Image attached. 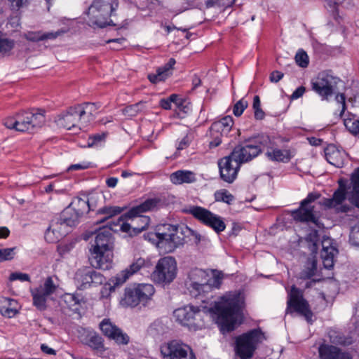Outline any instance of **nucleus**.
Masks as SVG:
<instances>
[{"mask_svg":"<svg viewBox=\"0 0 359 359\" xmlns=\"http://www.w3.org/2000/svg\"><path fill=\"white\" fill-rule=\"evenodd\" d=\"M241 313L240 294L230 292L220 297L212 307L188 304L175 309L173 316L182 326L196 331L205 327L204 318L210 313L220 332L224 334L236 329L237 318Z\"/></svg>","mask_w":359,"mask_h":359,"instance_id":"f257e3e1","label":"nucleus"},{"mask_svg":"<svg viewBox=\"0 0 359 359\" xmlns=\"http://www.w3.org/2000/svg\"><path fill=\"white\" fill-rule=\"evenodd\" d=\"M271 146V138L265 133L245 139L242 144L234 147L229 156L218 161L221 179L227 183H232L237 177L241 164L252 161L262 154L264 148Z\"/></svg>","mask_w":359,"mask_h":359,"instance_id":"f03ea898","label":"nucleus"},{"mask_svg":"<svg viewBox=\"0 0 359 359\" xmlns=\"http://www.w3.org/2000/svg\"><path fill=\"white\" fill-rule=\"evenodd\" d=\"M111 231L117 229L109 222L99 228L95 239V244L90 250L88 257L91 266L102 270H108L112 266V234Z\"/></svg>","mask_w":359,"mask_h":359,"instance_id":"7ed1b4c3","label":"nucleus"},{"mask_svg":"<svg viewBox=\"0 0 359 359\" xmlns=\"http://www.w3.org/2000/svg\"><path fill=\"white\" fill-rule=\"evenodd\" d=\"M45 122V110L39 109L21 111L4 120V124L7 128L29 133L36 132Z\"/></svg>","mask_w":359,"mask_h":359,"instance_id":"20e7f679","label":"nucleus"},{"mask_svg":"<svg viewBox=\"0 0 359 359\" xmlns=\"http://www.w3.org/2000/svg\"><path fill=\"white\" fill-rule=\"evenodd\" d=\"M165 205V198L163 196L147 198L140 205L131 208L127 212L121 215V219L126 217L131 219L134 235H137L144 231L150 223V217L141 214L148 211L157 210Z\"/></svg>","mask_w":359,"mask_h":359,"instance_id":"39448f33","label":"nucleus"},{"mask_svg":"<svg viewBox=\"0 0 359 359\" xmlns=\"http://www.w3.org/2000/svg\"><path fill=\"white\" fill-rule=\"evenodd\" d=\"M144 236L167 253L173 252L184 243V237L178 235V227L168 224L159 226L156 231L149 232Z\"/></svg>","mask_w":359,"mask_h":359,"instance_id":"423d86ee","label":"nucleus"},{"mask_svg":"<svg viewBox=\"0 0 359 359\" xmlns=\"http://www.w3.org/2000/svg\"><path fill=\"white\" fill-rule=\"evenodd\" d=\"M342 81L337 76L329 74L328 72L320 73L316 81H311V88L316 92L322 100L329 101L330 98L335 95V101L339 104H342L346 101L344 93H338L337 85Z\"/></svg>","mask_w":359,"mask_h":359,"instance_id":"0eeeda50","label":"nucleus"},{"mask_svg":"<svg viewBox=\"0 0 359 359\" xmlns=\"http://www.w3.org/2000/svg\"><path fill=\"white\" fill-rule=\"evenodd\" d=\"M264 337V333L259 328L252 329L238 335L235 339L236 355L240 359L252 358Z\"/></svg>","mask_w":359,"mask_h":359,"instance_id":"6e6552de","label":"nucleus"},{"mask_svg":"<svg viewBox=\"0 0 359 359\" xmlns=\"http://www.w3.org/2000/svg\"><path fill=\"white\" fill-rule=\"evenodd\" d=\"M321 197L318 191L310 192L307 196L300 202L298 208L291 211L292 219L298 222H312L318 228H323V224L314 214V206L311 204Z\"/></svg>","mask_w":359,"mask_h":359,"instance_id":"1a4fd4ad","label":"nucleus"},{"mask_svg":"<svg viewBox=\"0 0 359 359\" xmlns=\"http://www.w3.org/2000/svg\"><path fill=\"white\" fill-rule=\"evenodd\" d=\"M154 292L155 289L151 284H133L125 288L121 303L130 307H135L140 304L144 305Z\"/></svg>","mask_w":359,"mask_h":359,"instance_id":"9d476101","label":"nucleus"},{"mask_svg":"<svg viewBox=\"0 0 359 359\" xmlns=\"http://www.w3.org/2000/svg\"><path fill=\"white\" fill-rule=\"evenodd\" d=\"M151 266L149 260H145L142 257L135 259L128 268L123 270L116 276L111 278L109 282L104 285L101 291L102 296L110 294V293L115 291L116 287L123 285L131 275L141 269H148Z\"/></svg>","mask_w":359,"mask_h":359,"instance_id":"9b49d317","label":"nucleus"},{"mask_svg":"<svg viewBox=\"0 0 359 359\" xmlns=\"http://www.w3.org/2000/svg\"><path fill=\"white\" fill-rule=\"evenodd\" d=\"M185 212L191 214L201 224L212 229L217 234H220L226 229L223 217L203 207L193 205Z\"/></svg>","mask_w":359,"mask_h":359,"instance_id":"f8f14e48","label":"nucleus"},{"mask_svg":"<svg viewBox=\"0 0 359 359\" xmlns=\"http://www.w3.org/2000/svg\"><path fill=\"white\" fill-rule=\"evenodd\" d=\"M286 312L292 313L296 312L305 318L306 320L312 323L313 313L306 299L304 298L303 291L294 285L291 287L288 293Z\"/></svg>","mask_w":359,"mask_h":359,"instance_id":"ddd939ff","label":"nucleus"},{"mask_svg":"<svg viewBox=\"0 0 359 359\" xmlns=\"http://www.w3.org/2000/svg\"><path fill=\"white\" fill-rule=\"evenodd\" d=\"M177 262L174 257H165L161 258L151 273L153 280L163 286L172 283L177 276Z\"/></svg>","mask_w":359,"mask_h":359,"instance_id":"4468645a","label":"nucleus"},{"mask_svg":"<svg viewBox=\"0 0 359 359\" xmlns=\"http://www.w3.org/2000/svg\"><path fill=\"white\" fill-rule=\"evenodd\" d=\"M160 351L163 359H196L189 346L176 339L161 344Z\"/></svg>","mask_w":359,"mask_h":359,"instance_id":"2eb2a0df","label":"nucleus"},{"mask_svg":"<svg viewBox=\"0 0 359 359\" xmlns=\"http://www.w3.org/2000/svg\"><path fill=\"white\" fill-rule=\"evenodd\" d=\"M112 11V5L108 1L93 0L86 13L93 25L104 28L107 25V20Z\"/></svg>","mask_w":359,"mask_h":359,"instance_id":"dca6fc26","label":"nucleus"},{"mask_svg":"<svg viewBox=\"0 0 359 359\" xmlns=\"http://www.w3.org/2000/svg\"><path fill=\"white\" fill-rule=\"evenodd\" d=\"M351 187L347 184H339L332 198H323L319 204L325 209H334L336 213H347L350 212L353 208L348 204H343L347 196V190Z\"/></svg>","mask_w":359,"mask_h":359,"instance_id":"f3484780","label":"nucleus"},{"mask_svg":"<svg viewBox=\"0 0 359 359\" xmlns=\"http://www.w3.org/2000/svg\"><path fill=\"white\" fill-rule=\"evenodd\" d=\"M58 287L55 283L52 276H48L43 285L31 290L33 305L39 311H45L47 308V300L54 294Z\"/></svg>","mask_w":359,"mask_h":359,"instance_id":"a211bd4d","label":"nucleus"},{"mask_svg":"<svg viewBox=\"0 0 359 359\" xmlns=\"http://www.w3.org/2000/svg\"><path fill=\"white\" fill-rule=\"evenodd\" d=\"M94 267H83L79 269L75 274V280L78 284V288L85 290L91 286H97L103 284L105 277L100 272L95 270Z\"/></svg>","mask_w":359,"mask_h":359,"instance_id":"6ab92c4d","label":"nucleus"},{"mask_svg":"<svg viewBox=\"0 0 359 359\" xmlns=\"http://www.w3.org/2000/svg\"><path fill=\"white\" fill-rule=\"evenodd\" d=\"M224 275L222 272L213 273L212 283L208 284H186L191 297L201 298L206 297L213 289H219L222 283Z\"/></svg>","mask_w":359,"mask_h":359,"instance_id":"aec40b11","label":"nucleus"},{"mask_svg":"<svg viewBox=\"0 0 359 359\" xmlns=\"http://www.w3.org/2000/svg\"><path fill=\"white\" fill-rule=\"evenodd\" d=\"M102 334L109 339L114 340L119 345H126L130 341L129 336L121 329L114 325L109 319H104L100 323Z\"/></svg>","mask_w":359,"mask_h":359,"instance_id":"412c9836","label":"nucleus"},{"mask_svg":"<svg viewBox=\"0 0 359 359\" xmlns=\"http://www.w3.org/2000/svg\"><path fill=\"white\" fill-rule=\"evenodd\" d=\"M56 122L60 127L67 130L77 128L79 123L82 126L86 125V123H83V120L76 105L69 107L67 111L61 113L58 116Z\"/></svg>","mask_w":359,"mask_h":359,"instance_id":"4be33fe9","label":"nucleus"},{"mask_svg":"<svg viewBox=\"0 0 359 359\" xmlns=\"http://www.w3.org/2000/svg\"><path fill=\"white\" fill-rule=\"evenodd\" d=\"M81 341L98 355L102 354L106 350L103 338L93 330L86 331Z\"/></svg>","mask_w":359,"mask_h":359,"instance_id":"5701e85b","label":"nucleus"},{"mask_svg":"<svg viewBox=\"0 0 359 359\" xmlns=\"http://www.w3.org/2000/svg\"><path fill=\"white\" fill-rule=\"evenodd\" d=\"M81 217L69 205L65 208L58 217L53 222L52 226L55 228L57 225H65L67 226H76L80 222ZM55 231V229H53Z\"/></svg>","mask_w":359,"mask_h":359,"instance_id":"b1692460","label":"nucleus"},{"mask_svg":"<svg viewBox=\"0 0 359 359\" xmlns=\"http://www.w3.org/2000/svg\"><path fill=\"white\" fill-rule=\"evenodd\" d=\"M175 64L176 60L172 57L170 58L168 62L156 69L155 74H149L147 79L154 84L165 81L172 74V69Z\"/></svg>","mask_w":359,"mask_h":359,"instance_id":"393cba45","label":"nucleus"},{"mask_svg":"<svg viewBox=\"0 0 359 359\" xmlns=\"http://www.w3.org/2000/svg\"><path fill=\"white\" fill-rule=\"evenodd\" d=\"M324 152L325 158L330 164L337 168H341L344 165L346 155L344 150L330 144L327 146Z\"/></svg>","mask_w":359,"mask_h":359,"instance_id":"a878e982","label":"nucleus"},{"mask_svg":"<svg viewBox=\"0 0 359 359\" xmlns=\"http://www.w3.org/2000/svg\"><path fill=\"white\" fill-rule=\"evenodd\" d=\"M321 359H352L348 353L343 352L339 348L329 344H322L318 348Z\"/></svg>","mask_w":359,"mask_h":359,"instance_id":"bb28decb","label":"nucleus"},{"mask_svg":"<svg viewBox=\"0 0 359 359\" xmlns=\"http://www.w3.org/2000/svg\"><path fill=\"white\" fill-rule=\"evenodd\" d=\"M271 146L269 148H264L267 149L265 153L266 156L271 161L288 163L292 158V155L290 149H280L273 148L274 143L271 140Z\"/></svg>","mask_w":359,"mask_h":359,"instance_id":"cd10ccee","label":"nucleus"},{"mask_svg":"<svg viewBox=\"0 0 359 359\" xmlns=\"http://www.w3.org/2000/svg\"><path fill=\"white\" fill-rule=\"evenodd\" d=\"M65 32L66 30L62 29L56 32H43L42 31L28 32L25 34L24 37L29 41L39 42L46 40H54Z\"/></svg>","mask_w":359,"mask_h":359,"instance_id":"c85d7f7f","label":"nucleus"},{"mask_svg":"<svg viewBox=\"0 0 359 359\" xmlns=\"http://www.w3.org/2000/svg\"><path fill=\"white\" fill-rule=\"evenodd\" d=\"M233 119L231 116H225L219 121H215L210 127V130L219 133L225 137H227L232 130Z\"/></svg>","mask_w":359,"mask_h":359,"instance_id":"c756f323","label":"nucleus"},{"mask_svg":"<svg viewBox=\"0 0 359 359\" xmlns=\"http://www.w3.org/2000/svg\"><path fill=\"white\" fill-rule=\"evenodd\" d=\"M212 280L213 276L210 277L205 270L195 268L189 272L186 284H208L212 283Z\"/></svg>","mask_w":359,"mask_h":359,"instance_id":"7c9ffc66","label":"nucleus"},{"mask_svg":"<svg viewBox=\"0 0 359 359\" xmlns=\"http://www.w3.org/2000/svg\"><path fill=\"white\" fill-rule=\"evenodd\" d=\"M170 182L176 185L184 183L190 184L196 181V174L190 170H179L170 175Z\"/></svg>","mask_w":359,"mask_h":359,"instance_id":"2f4dec72","label":"nucleus"},{"mask_svg":"<svg viewBox=\"0 0 359 359\" xmlns=\"http://www.w3.org/2000/svg\"><path fill=\"white\" fill-rule=\"evenodd\" d=\"M76 107L83 120V123L86 124L93 120L94 113L100 107V103L83 102L76 105Z\"/></svg>","mask_w":359,"mask_h":359,"instance_id":"473e14b6","label":"nucleus"},{"mask_svg":"<svg viewBox=\"0 0 359 359\" xmlns=\"http://www.w3.org/2000/svg\"><path fill=\"white\" fill-rule=\"evenodd\" d=\"M350 181L352 191L350 193L348 201L359 209V167L356 168L351 174Z\"/></svg>","mask_w":359,"mask_h":359,"instance_id":"72a5a7b5","label":"nucleus"},{"mask_svg":"<svg viewBox=\"0 0 359 359\" xmlns=\"http://www.w3.org/2000/svg\"><path fill=\"white\" fill-rule=\"evenodd\" d=\"M69 205L73 208L81 217L90 210L89 201L86 196L84 198L79 196L74 198Z\"/></svg>","mask_w":359,"mask_h":359,"instance_id":"f704fd0d","label":"nucleus"},{"mask_svg":"<svg viewBox=\"0 0 359 359\" xmlns=\"http://www.w3.org/2000/svg\"><path fill=\"white\" fill-rule=\"evenodd\" d=\"M337 253V249L332 246L323 248L320 256L323 259V266L325 269H331L333 268L334 264V257Z\"/></svg>","mask_w":359,"mask_h":359,"instance_id":"c9c22d12","label":"nucleus"},{"mask_svg":"<svg viewBox=\"0 0 359 359\" xmlns=\"http://www.w3.org/2000/svg\"><path fill=\"white\" fill-rule=\"evenodd\" d=\"M124 210V208L119 206H104L100 208L97 213L98 215H106V217L96 222L97 224L107 222L114 216L121 214Z\"/></svg>","mask_w":359,"mask_h":359,"instance_id":"e433bc0d","label":"nucleus"},{"mask_svg":"<svg viewBox=\"0 0 359 359\" xmlns=\"http://www.w3.org/2000/svg\"><path fill=\"white\" fill-rule=\"evenodd\" d=\"M344 124L346 128L353 135H359V119L355 118V115L347 112L344 118Z\"/></svg>","mask_w":359,"mask_h":359,"instance_id":"4c0bfd02","label":"nucleus"},{"mask_svg":"<svg viewBox=\"0 0 359 359\" xmlns=\"http://www.w3.org/2000/svg\"><path fill=\"white\" fill-rule=\"evenodd\" d=\"M145 102L140 101L135 104L126 106L123 109V112L125 115L128 116H135L145 110Z\"/></svg>","mask_w":359,"mask_h":359,"instance_id":"58836bf2","label":"nucleus"},{"mask_svg":"<svg viewBox=\"0 0 359 359\" xmlns=\"http://www.w3.org/2000/svg\"><path fill=\"white\" fill-rule=\"evenodd\" d=\"M107 135V132H102L90 135L87 140L88 147H93L101 146L105 142Z\"/></svg>","mask_w":359,"mask_h":359,"instance_id":"ea45409f","label":"nucleus"},{"mask_svg":"<svg viewBox=\"0 0 359 359\" xmlns=\"http://www.w3.org/2000/svg\"><path fill=\"white\" fill-rule=\"evenodd\" d=\"M241 3L237 4V0H205V5L208 8L214 6L227 8L231 7L233 5L241 6Z\"/></svg>","mask_w":359,"mask_h":359,"instance_id":"a19ab883","label":"nucleus"},{"mask_svg":"<svg viewBox=\"0 0 359 359\" xmlns=\"http://www.w3.org/2000/svg\"><path fill=\"white\" fill-rule=\"evenodd\" d=\"M215 198L217 201H222L227 204H231L234 200L233 196L226 189L217 191L215 193Z\"/></svg>","mask_w":359,"mask_h":359,"instance_id":"79ce46f5","label":"nucleus"},{"mask_svg":"<svg viewBox=\"0 0 359 359\" xmlns=\"http://www.w3.org/2000/svg\"><path fill=\"white\" fill-rule=\"evenodd\" d=\"M3 34L0 32V53L5 54L10 52L15 46V41L13 39L3 38Z\"/></svg>","mask_w":359,"mask_h":359,"instance_id":"37998d69","label":"nucleus"},{"mask_svg":"<svg viewBox=\"0 0 359 359\" xmlns=\"http://www.w3.org/2000/svg\"><path fill=\"white\" fill-rule=\"evenodd\" d=\"M209 131L210 137V140L209 141V148L214 149L219 147L223 142L224 138L226 137L219 133L210 130V128L209 129Z\"/></svg>","mask_w":359,"mask_h":359,"instance_id":"c03bdc74","label":"nucleus"},{"mask_svg":"<svg viewBox=\"0 0 359 359\" xmlns=\"http://www.w3.org/2000/svg\"><path fill=\"white\" fill-rule=\"evenodd\" d=\"M126 217H123L122 219L121 217L117 219L116 222H110L112 224V226H119L120 230L123 232L129 233L130 236H135L133 231V224H130L126 222H123V220L126 219Z\"/></svg>","mask_w":359,"mask_h":359,"instance_id":"a18cd8bd","label":"nucleus"},{"mask_svg":"<svg viewBox=\"0 0 359 359\" xmlns=\"http://www.w3.org/2000/svg\"><path fill=\"white\" fill-rule=\"evenodd\" d=\"M248 102L244 98H241L238 100L233 107V114L235 116H241L243 113L244 110L248 107Z\"/></svg>","mask_w":359,"mask_h":359,"instance_id":"49530a36","label":"nucleus"},{"mask_svg":"<svg viewBox=\"0 0 359 359\" xmlns=\"http://www.w3.org/2000/svg\"><path fill=\"white\" fill-rule=\"evenodd\" d=\"M295 62L301 67L305 68L309 65V56L304 50H299L295 55Z\"/></svg>","mask_w":359,"mask_h":359,"instance_id":"de8ad7c7","label":"nucleus"},{"mask_svg":"<svg viewBox=\"0 0 359 359\" xmlns=\"http://www.w3.org/2000/svg\"><path fill=\"white\" fill-rule=\"evenodd\" d=\"M15 249L16 248L0 249V262L13 259Z\"/></svg>","mask_w":359,"mask_h":359,"instance_id":"09e8293b","label":"nucleus"},{"mask_svg":"<svg viewBox=\"0 0 359 359\" xmlns=\"http://www.w3.org/2000/svg\"><path fill=\"white\" fill-rule=\"evenodd\" d=\"M317 271V264L316 261H312L309 266L302 272V276L304 278H311Z\"/></svg>","mask_w":359,"mask_h":359,"instance_id":"8fccbe9b","label":"nucleus"},{"mask_svg":"<svg viewBox=\"0 0 359 359\" xmlns=\"http://www.w3.org/2000/svg\"><path fill=\"white\" fill-rule=\"evenodd\" d=\"M18 310L16 308L2 306L0 308V313L4 316L8 318L14 317L18 313Z\"/></svg>","mask_w":359,"mask_h":359,"instance_id":"3c124183","label":"nucleus"},{"mask_svg":"<svg viewBox=\"0 0 359 359\" xmlns=\"http://www.w3.org/2000/svg\"><path fill=\"white\" fill-rule=\"evenodd\" d=\"M9 280L11 281H14L19 280L22 282L25 281H30V277L27 273H23L20 272H13L11 273Z\"/></svg>","mask_w":359,"mask_h":359,"instance_id":"603ef678","label":"nucleus"},{"mask_svg":"<svg viewBox=\"0 0 359 359\" xmlns=\"http://www.w3.org/2000/svg\"><path fill=\"white\" fill-rule=\"evenodd\" d=\"M169 100L173 103L177 108L181 109L184 104L185 102V100L181 97L180 95L177 94H172L169 96Z\"/></svg>","mask_w":359,"mask_h":359,"instance_id":"864d4df0","label":"nucleus"},{"mask_svg":"<svg viewBox=\"0 0 359 359\" xmlns=\"http://www.w3.org/2000/svg\"><path fill=\"white\" fill-rule=\"evenodd\" d=\"M91 167V163L90 162H83L81 163H76L72 164L67 168L68 171L73 170H81L90 168Z\"/></svg>","mask_w":359,"mask_h":359,"instance_id":"5fc2aeb1","label":"nucleus"},{"mask_svg":"<svg viewBox=\"0 0 359 359\" xmlns=\"http://www.w3.org/2000/svg\"><path fill=\"white\" fill-rule=\"evenodd\" d=\"M284 76V74L280 71L275 70L272 72L270 74L269 79L272 83H278L280 81Z\"/></svg>","mask_w":359,"mask_h":359,"instance_id":"6e6d98bb","label":"nucleus"},{"mask_svg":"<svg viewBox=\"0 0 359 359\" xmlns=\"http://www.w3.org/2000/svg\"><path fill=\"white\" fill-rule=\"evenodd\" d=\"M306 91V88L305 87L301 86L299 87H298L294 92L290 96V99L291 100H297L299 97H301L304 93H305Z\"/></svg>","mask_w":359,"mask_h":359,"instance_id":"4d7b16f0","label":"nucleus"},{"mask_svg":"<svg viewBox=\"0 0 359 359\" xmlns=\"http://www.w3.org/2000/svg\"><path fill=\"white\" fill-rule=\"evenodd\" d=\"M126 41L124 38H117V39H111L107 41V43H116L118 46H113L111 48L114 50H119L121 49V46L123 43Z\"/></svg>","mask_w":359,"mask_h":359,"instance_id":"13d9d810","label":"nucleus"},{"mask_svg":"<svg viewBox=\"0 0 359 359\" xmlns=\"http://www.w3.org/2000/svg\"><path fill=\"white\" fill-rule=\"evenodd\" d=\"M189 144H190L189 138L188 135H186L179 142V144L177 147V150H182V149L187 148V147H189Z\"/></svg>","mask_w":359,"mask_h":359,"instance_id":"bf43d9fd","label":"nucleus"},{"mask_svg":"<svg viewBox=\"0 0 359 359\" xmlns=\"http://www.w3.org/2000/svg\"><path fill=\"white\" fill-rule=\"evenodd\" d=\"M172 102L169 100V97L167 98L161 99L159 101V106L165 110L171 109Z\"/></svg>","mask_w":359,"mask_h":359,"instance_id":"052dcab7","label":"nucleus"},{"mask_svg":"<svg viewBox=\"0 0 359 359\" xmlns=\"http://www.w3.org/2000/svg\"><path fill=\"white\" fill-rule=\"evenodd\" d=\"M318 239L319 235L317 230H313L312 232H311L307 236V240L312 242L314 245L316 244V243L318 241Z\"/></svg>","mask_w":359,"mask_h":359,"instance_id":"680f3d73","label":"nucleus"},{"mask_svg":"<svg viewBox=\"0 0 359 359\" xmlns=\"http://www.w3.org/2000/svg\"><path fill=\"white\" fill-rule=\"evenodd\" d=\"M41 350L43 353H46V354H48V355H55L56 354V351L53 348H50L45 344H42L41 345Z\"/></svg>","mask_w":359,"mask_h":359,"instance_id":"e2e57ef3","label":"nucleus"},{"mask_svg":"<svg viewBox=\"0 0 359 359\" xmlns=\"http://www.w3.org/2000/svg\"><path fill=\"white\" fill-rule=\"evenodd\" d=\"M255 118L257 120H262L265 117V113L262 108L254 109Z\"/></svg>","mask_w":359,"mask_h":359,"instance_id":"0e129e2a","label":"nucleus"},{"mask_svg":"<svg viewBox=\"0 0 359 359\" xmlns=\"http://www.w3.org/2000/svg\"><path fill=\"white\" fill-rule=\"evenodd\" d=\"M118 183V179L116 177H109L106 180V184L108 187L114 188L116 186Z\"/></svg>","mask_w":359,"mask_h":359,"instance_id":"69168bd1","label":"nucleus"},{"mask_svg":"<svg viewBox=\"0 0 359 359\" xmlns=\"http://www.w3.org/2000/svg\"><path fill=\"white\" fill-rule=\"evenodd\" d=\"M11 2L12 6L16 9L20 8L27 0H8Z\"/></svg>","mask_w":359,"mask_h":359,"instance_id":"338daca9","label":"nucleus"},{"mask_svg":"<svg viewBox=\"0 0 359 359\" xmlns=\"http://www.w3.org/2000/svg\"><path fill=\"white\" fill-rule=\"evenodd\" d=\"M201 85V80L197 75H194L192 78V89H196Z\"/></svg>","mask_w":359,"mask_h":359,"instance_id":"774afa93","label":"nucleus"}]
</instances>
